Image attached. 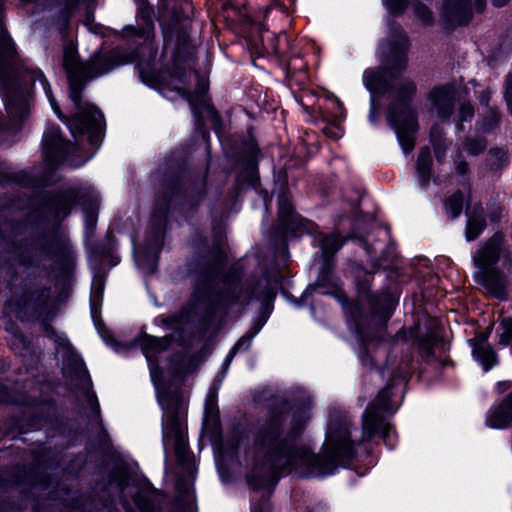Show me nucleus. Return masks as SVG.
<instances>
[{"instance_id":"f8f14e48","label":"nucleus","mask_w":512,"mask_h":512,"mask_svg":"<svg viewBox=\"0 0 512 512\" xmlns=\"http://www.w3.org/2000/svg\"><path fill=\"white\" fill-rule=\"evenodd\" d=\"M321 251L322 256L325 261V265L320 273V276L317 280L318 285L320 287H325L330 282L329 268L330 262L329 259L332 257L334 253H336L344 244L345 239L341 238L337 234L325 235L321 237Z\"/></svg>"},{"instance_id":"e433bc0d","label":"nucleus","mask_w":512,"mask_h":512,"mask_svg":"<svg viewBox=\"0 0 512 512\" xmlns=\"http://www.w3.org/2000/svg\"><path fill=\"white\" fill-rule=\"evenodd\" d=\"M489 156L492 158V157H496L497 160H499V162H502L505 160V153L500 150V149H492L490 150L489 152Z\"/></svg>"},{"instance_id":"7c9ffc66","label":"nucleus","mask_w":512,"mask_h":512,"mask_svg":"<svg viewBox=\"0 0 512 512\" xmlns=\"http://www.w3.org/2000/svg\"><path fill=\"white\" fill-rule=\"evenodd\" d=\"M474 116V109L469 103H463L460 107L459 119L461 122L468 121Z\"/></svg>"},{"instance_id":"473e14b6","label":"nucleus","mask_w":512,"mask_h":512,"mask_svg":"<svg viewBox=\"0 0 512 512\" xmlns=\"http://www.w3.org/2000/svg\"><path fill=\"white\" fill-rule=\"evenodd\" d=\"M506 102L512 115V74L508 75L506 80Z\"/></svg>"},{"instance_id":"0eeeda50","label":"nucleus","mask_w":512,"mask_h":512,"mask_svg":"<svg viewBox=\"0 0 512 512\" xmlns=\"http://www.w3.org/2000/svg\"><path fill=\"white\" fill-rule=\"evenodd\" d=\"M168 440L173 441L176 456L180 461H183L186 455L187 442L177 401L164 408L163 441L166 443Z\"/></svg>"},{"instance_id":"5701e85b","label":"nucleus","mask_w":512,"mask_h":512,"mask_svg":"<svg viewBox=\"0 0 512 512\" xmlns=\"http://www.w3.org/2000/svg\"><path fill=\"white\" fill-rule=\"evenodd\" d=\"M439 341V336L435 332L429 333L427 336L420 338L419 349L422 357L428 359L433 356V347Z\"/></svg>"},{"instance_id":"423d86ee","label":"nucleus","mask_w":512,"mask_h":512,"mask_svg":"<svg viewBox=\"0 0 512 512\" xmlns=\"http://www.w3.org/2000/svg\"><path fill=\"white\" fill-rule=\"evenodd\" d=\"M390 384L381 390L375 402L367 407L363 414V440L379 435L385 440L390 437L391 427L384 421L381 412L393 413L396 408L390 404Z\"/></svg>"},{"instance_id":"a19ab883","label":"nucleus","mask_w":512,"mask_h":512,"mask_svg":"<svg viewBox=\"0 0 512 512\" xmlns=\"http://www.w3.org/2000/svg\"><path fill=\"white\" fill-rule=\"evenodd\" d=\"M485 3H486L485 0H474L475 9L478 12H482L485 7Z\"/></svg>"},{"instance_id":"7ed1b4c3","label":"nucleus","mask_w":512,"mask_h":512,"mask_svg":"<svg viewBox=\"0 0 512 512\" xmlns=\"http://www.w3.org/2000/svg\"><path fill=\"white\" fill-rule=\"evenodd\" d=\"M219 265L216 263L201 275L190 303L194 314L207 319L235 304H248L254 294L248 287H243L238 273L219 277Z\"/></svg>"},{"instance_id":"2f4dec72","label":"nucleus","mask_w":512,"mask_h":512,"mask_svg":"<svg viewBox=\"0 0 512 512\" xmlns=\"http://www.w3.org/2000/svg\"><path fill=\"white\" fill-rule=\"evenodd\" d=\"M292 212V206L289 203L288 199L282 197L279 199V214L281 217H287Z\"/></svg>"},{"instance_id":"f03ea898","label":"nucleus","mask_w":512,"mask_h":512,"mask_svg":"<svg viewBox=\"0 0 512 512\" xmlns=\"http://www.w3.org/2000/svg\"><path fill=\"white\" fill-rule=\"evenodd\" d=\"M132 57L118 49L107 52H95L88 61L81 62L78 58L76 47L69 43L65 45L63 51V66L69 79V95L75 105L76 112L71 118L61 116L59 107L52 100L53 110L62 120H65L72 135L88 134L91 145L97 147L101 142L103 130V115L93 105L82 104L81 91L83 84L107 74L114 68L130 63Z\"/></svg>"},{"instance_id":"39448f33","label":"nucleus","mask_w":512,"mask_h":512,"mask_svg":"<svg viewBox=\"0 0 512 512\" xmlns=\"http://www.w3.org/2000/svg\"><path fill=\"white\" fill-rule=\"evenodd\" d=\"M504 237L501 233H495L483 242L473 256V262L477 267L474 273L476 283L481 285L486 292L496 298L505 297V275L496 267L501 255L504 253Z\"/></svg>"},{"instance_id":"4468645a","label":"nucleus","mask_w":512,"mask_h":512,"mask_svg":"<svg viewBox=\"0 0 512 512\" xmlns=\"http://www.w3.org/2000/svg\"><path fill=\"white\" fill-rule=\"evenodd\" d=\"M512 420V393L488 417L486 423L491 428H505Z\"/></svg>"},{"instance_id":"2eb2a0df","label":"nucleus","mask_w":512,"mask_h":512,"mask_svg":"<svg viewBox=\"0 0 512 512\" xmlns=\"http://www.w3.org/2000/svg\"><path fill=\"white\" fill-rule=\"evenodd\" d=\"M432 158L429 148L424 147L420 150L417 159V175L418 180L423 189H425L430 181V170H431Z\"/></svg>"},{"instance_id":"49530a36","label":"nucleus","mask_w":512,"mask_h":512,"mask_svg":"<svg viewBox=\"0 0 512 512\" xmlns=\"http://www.w3.org/2000/svg\"><path fill=\"white\" fill-rule=\"evenodd\" d=\"M176 321H177L176 317H173V318H169V319H167V320H166V323H167V324H169V325H171V324H173V323H174V322H176Z\"/></svg>"},{"instance_id":"20e7f679","label":"nucleus","mask_w":512,"mask_h":512,"mask_svg":"<svg viewBox=\"0 0 512 512\" xmlns=\"http://www.w3.org/2000/svg\"><path fill=\"white\" fill-rule=\"evenodd\" d=\"M408 47L409 40L401 26L391 25L387 41L380 45L387 67L368 69L363 75L364 84L371 93L384 94L389 90L391 81L406 68Z\"/></svg>"},{"instance_id":"393cba45","label":"nucleus","mask_w":512,"mask_h":512,"mask_svg":"<svg viewBox=\"0 0 512 512\" xmlns=\"http://www.w3.org/2000/svg\"><path fill=\"white\" fill-rule=\"evenodd\" d=\"M463 206V195L461 192L454 193L446 202V210L451 218H456L461 214Z\"/></svg>"},{"instance_id":"c85d7f7f","label":"nucleus","mask_w":512,"mask_h":512,"mask_svg":"<svg viewBox=\"0 0 512 512\" xmlns=\"http://www.w3.org/2000/svg\"><path fill=\"white\" fill-rule=\"evenodd\" d=\"M388 11L394 15L404 13L408 5V0H385Z\"/></svg>"},{"instance_id":"f3484780","label":"nucleus","mask_w":512,"mask_h":512,"mask_svg":"<svg viewBox=\"0 0 512 512\" xmlns=\"http://www.w3.org/2000/svg\"><path fill=\"white\" fill-rule=\"evenodd\" d=\"M417 91L415 83L407 78L400 79L393 87L395 98L400 103H407L412 100Z\"/></svg>"},{"instance_id":"6e6552de","label":"nucleus","mask_w":512,"mask_h":512,"mask_svg":"<svg viewBox=\"0 0 512 512\" xmlns=\"http://www.w3.org/2000/svg\"><path fill=\"white\" fill-rule=\"evenodd\" d=\"M388 121L395 129L398 141L404 152L414 148V133L418 129L416 117L413 113L398 114L394 106L389 108Z\"/></svg>"},{"instance_id":"dca6fc26","label":"nucleus","mask_w":512,"mask_h":512,"mask_svg":"<svg viewBox=\"0 0 512 512\" xmlns=\"http://www.w3.org/2000/svg\"><path fill=\"white\" fill-rule=\"evenodd\" d=\"M6 110L13 118H22L27 112V102L22 94H9L5 98Z\"/></svg>"},{"instance_id":"bb28decb","label":"nucleus","mask_w":512,"mask_h":512,"mask_svg":"<svg viewBox=\"0 0 512 512\" xmlns=\"http://www.w3.org/2000/svg\"><path fill=\"white\" fill-rule=\"evenodd\" d=\"M464 147L468 153L477 155L486 148V141L482 137L467 139Z\"/></svg>"},{"instance_id":"8fccbe9b","label":"nucleus","mask_w":512,"mask_h":512,"mask_svg":"<svg viewBox=\"0 0 512 512\" xmlns=\"http://www.w3.org/2000/svg\"><path fill=\"white\" fill-rule=\"evenodd\" d=\"M166 211H167V209H166V208H164V209L161 211V215H162V216H165V215H166Z\"/></svg>"},{"instance_id":"a878e982","label":"nucleus","mask_w":512,"mask_h":512,"mask_svg":"<svg viewBox=\"0 0 512 512\" xmlns=\"http://www.w3.org/2000/svg\"><path fill=\"white\" fill-rule=\"evenodd\" d=\"M257 332H258V330H251V331H248L247 333H245L236 342V344L234 345V347L230 351L229 355H234L238 351H245V350H247L250 347L252 339L254 338V336L256 335Z\"/></svg>"},{"instance_id":"b1692460","label":"nucleus","mask_w":512,"mask_h":512,"mask_svg":"<svg viewBox=\"0 0 512 512\" xmlns=\"http://www.w3.org/2000/svg\"><path fill=\"white\" fill-rule=\"evenodd\" d=\"M412 9L417 19L424 25L433 23L432 11L423 3L415 1L412 3Z\"/></svg>"},{"instance_id":"cd10ccee","label":"nucleus","mask_w":512,"mask_h":512,"mask_svg":"<svg viewBox=\"0 0 512 512\" xmlns=\"http://www.w3.org/2000/svg\"><path fill=\"white\" fill-rule=\"evenodd\" d=\"M512 340V319L506 318L501 322V333L499 334V343L508 345Z\"/></svg>"},{"instance_id":"37998d69","label":"nucleus","mask_w":512,"mask_h":512,"mask_svg":"<svg viewBox=\"0 0 512 512\" xmlns=\"http://www.w3.org/2000/svg\"><path fill=\"white\" fill-rule=\"evenodd\" d=\"M56 341L59 343L60 346L62 347H66L68 346V341L65 337H62V336H58Z\"/></svg>"},{"instance_id":"ea45409f","label":"nucleus","mask_w":512,"mask_h":512,"mask_svg":"<svg viewBox=\"0 0 512 512\" xmlns=\"http://www.w3.org/2000/svg\"><path fill=\"white\" fill-rule=\"evenodd\" d=\"M377 114H378L377 108L375 106L374 100H372V102H371V110H370V115H369L371 122H375L376 121Z\"/></svg>"},{"instance_id":"6ab92c4d","label":"nucleus","mask_w":512,"mask_h":512,"mask_svg":"<svg viewBox=\"0 0 512 512\" xmlns=\"http://www.w3.org/2000/svg\"><path fill=\"white\" fill-rule=\"evenodd\" d=\"M169 341L166 337L156 338L153 336L146 335L141 341V348L145 353L147 359H149L150 352H161L167 348Z\"/></svg>"},{"instance_id":"a211bd4d","label":"nucleus","mask_w":512,"mask_h":512,"mask_svg":"<svg viewBox=\"0 0 512 512\" xmlns=\"http://www.w3.org/2000/svg\"><path fill=\"white\" fill-rule=\"evenodd\" d=\"M486 227V221L483 212H475L469 216L466 225V238L468 241L476 239Z\"/></svg>"},{"instance_id":"9d476101","label":"nucleus","mask_w":512,"mask_h":512,"mask_svg":"<svg viewBox=\"0 0 512 512\" xmlns=\"http://www.w3.org/2000/svg\"><path fill=\"white\" fill-rule=\"evenodd\" d=\"M442 17L451 26L467 24L472 18L471 0H445Z\"/></svg>"},{"instance_id":"09e8293b","label":"nucleus","mask_w":512,"mask_h":512,"mask_svg":"<svg viewBox=\"0 0 512 512\" xmlns=\"http://www.w3.org/2000/svg\"><path fill=\"white\" fill-rule=\"evenodd\" d=\"M492 119H493L494 123L498 122V117L496 116V114L494 112L492 113Z\"/></svg>"},{"instance_id":"f704fd0d","label":"nucleus","mask_w":512,"mask_h":512,"mask_svg":"<svg viewBox=\"0 0 512 512\" xmlns=\"http://www.w3.org/2000/svg\"><path fill=\"white\" fill-rule=\"evenodd\" d=\"M488 215H489V218H490L491 221L497 222L501 218L502 208L499 205H497V204H493L489 208V214Z\"/></svg>"},{"instance_id":"9b49d317","label":"nucleus","mask_w":512,"mask_h":512,"mask_svg":"<svg viewBox=\"0 0 512 512\" xmlns=\"http://www.w3.org/2000/svg\"><path fill=\"white\" fill-rule=\"evenodd\" d=\"M429 100L439 118L449 119L454 107V87L447 84L433 88L429 94Z\"/></svg>"},{"instance_id":"a18cd8bd","label":"nucleus","mask_w":512,"mask_h":512,"mask_svg":"<svg viewBox=\"0 0 512 512\" xmlns=\"http://www.w3.org/2000/svg\"><path fill=\"white\" fill-rule=\"evenodd\" d=\"M498 386L502 389V390H505L509 387L508 383L507 382H500L498 384Z\"/></svg>"},{"instance_id":"aec40b11","label":"nucleus","mask_w":512,"mask_h":512,"mask_svg":"<svg viewBox=\"0 0 512 512\" xmlns=\"http://www.w3.org/2000/svg\"><path fill=\"white\" fill-rule=\"evenodd\" d=\"M75 195L72 191L57 195L52 201V207L55 209L57 216L63 214L67 216L70 207L74 201Z\"/></svg>"},{"instance_id":"de8ad7c7","label":"nucleus","mask_w":512,"mask_h":512,"mask_svg":"<svg viewBox=\"0 0 512 512\" xmlns=\"http://www.w3.org/2000/svg\"><path fill=\"white\" fill-rule=\"evenodd\" d=\"M399 378H400L401 381L406 382L407 374L406 373H402V374L399 375Z\"/></svg>"},{"instance_id":"412c9836","label":"nucleus","mask_w":512,"mask_h":512,"mask_svg":"<svg viewBox=\"0 0 512 512\" xmlns=\"http://www.w3.org/2000/svg\"><path fill=\"white\" fill-rule=\"evenodd\" d=\"M431 142L434 146L436 157L439 161H442L444 157V139L443 130L440 126L434 125L430 132Z\"/></svg>"},{"instance_id":"1a4fd4ad","label":"nucleus","mask_w":512,"mask_h":512,"mask_svg":"<svg viewBox=\"0 0 512 512\" xmlns=\"http://www.w3.org/2000/svg\"><path fill=\"white\" fill-rule=\"evenodd\" d=\"M43 148L46 157L52 165H56L66 159V157L76 150V145L65 141L57 126H48L44 132Z\"/></svg>"},{"instance_id":"72a5a7b5","label":"nucleus","mask_w":512,"mask_h":512,"mask_svg":"<svg viewBox=\"0 0 512 512\" xmlns=\"http://www.w3.org/2000/svg\"><path fill=\"white\" fill-rule=\"evenodd\" d=\"M19 401L13 398L6 388L0 385V404L18 403Z\"/></svg>"},{"instance_id":"58836bf2","label":"nucleus","mask_w":512,"mask_h":512,"mask_svg":"<svg viewBox=\"0 0 512 512\" xmlns=\"http://www.w3.org/2000/svg\"><path fill=\"white\" fill-rule=\"evenodd\" d=\"M480 102L485 105V106H488L489 104V99H490V91L487 90V91H483L482 94L480 95Z\"/></svg>"},{"instance_id":"c756f323","label":"nucleus","mask_w":512,"mask_h":512,"mask_svg":"<svg viewBox=\"0 0 512 512\" xmlns=\"http://www.w3.org/2000/svg\"><path fill=\"white\" fill-rule=\"evenodd\" d=\"M275 43L272 45V49L275 53L280 54L284 52V49L282 47V44H286L288 46L289 41L286 33L281 32L278 35L274 37Z\"/></svg>"},{"instance_id":"4be33fe9","label":"nucleus","mask_w":512,"mask_h":512,"mask_svg":"<svg viewBox=\"0 0 512 512\" xmlns=\"http://www.w3.org/2000/svg\"><path fill=\"white\" fill-rule=\"evenodd\" d=\"M15 53V47L12 39L7 32L0 26V60L10 59Z\"/></svg>"},{"instance_id":"4c0bfd02","label":"nucleus","mask_w":512,"mask_h":512,"mask_svg":"<svg viewBox=\"0 0 512 512\" xmlns=\"http://www.w3.org/2000/svg\"><path fill=\"white\" fill-rule=\"evenodd\" d=\"M456 170L459 174L463 175L468 170V164L465 161H456Z\"/></svg>"},{"instance_id":"ddd939ff","label":"nucleus","mask_w":512,"mask_h":512,"mask_svg":"<svg viewBox=\"0 0 512 512\" xmlns=\"http://www.w3.org/2000/svg\"><path fill=\"white\" fill-rule=\"evenodd\" d=\"M488 334H481L469 341L472 347V354L476 361L482 366L484 371L490 370L497 364V356L493 348L487 343Z\"/></svg>"},{"instance_id":"3c124183","label":"nucleus","mask_w":512,"mask_h":512,"mask_svg":"<svg viewBox=\"0 0 512 512\" xmlns=\"http://www.w3.org/2000/svg\"><path fill=\"white\" fill-rule=\"evenodd\" d=\"M200 92H201L202 94H204V92H205V88H204V86H201V88H200Z\"/></svg>"},{"instance_id":"f257e3e1","label":"nucleus","mask_w":512,"mask_h":512,"mask_svg":"<svg viewBox=\"0 0 512 512\" xmlns=\"http://www.w3.org/2000/svg\"><path fill=\"white\" fill-rule=\"evenodd\" d=\"M282 425V417L271 418L256 440L257 457L273 474L298 466H306L316 475L330 474L339 463L354 455V442L346 421L329 425L320 455L294 448L292 439L297 432L284 434Z\"/></svg>"},{"instance_id":"79ce46f5","label":"nucleus","mask_w":512,"mask_h":512,"mask_svg":"<svg viewBox=\"0 0 512 512\" xmlns=\"http://www.w3.org/2000/svg\"><path fill=\"white\" fill-rule=\"evenodd\" d=\"M492 4L496 7L505 6L510 0H491Z\"/></svg>"},{"instance_id":"c9c22d12","label":"nucleus","mask_w":512,"mask_h":512,"mask_svg":"<svg viewBox=\"0 0 512 512\" xmlns=\"http://www.w3.org/2000/svg\"><path fill=\"white\" fill-rule=\"evenodd\" d=\"M323 132L327 136L334 138V139H338L342 135V131H341L340 127H338V126H327V127L323 128Z\"/></svg>"},{"instance_id":"c03bdc74","label":"nucleus","mask_w":512,"mask_h":512,"mask_svg":"<svg viewBox=\"0 0 512 512\" xmlns=\"http://www.w3.org/2000/svg\"><path fill=\"white\" fill-rule=\"evenodd\" d=\"M135 503H136V504H137V505H138L142 510H144V511H148V510H149V505H147V504H143V505H142V504L140 503V501H139V498H138V497H136V498H135Z\"/></svg>"}]
</instances>
